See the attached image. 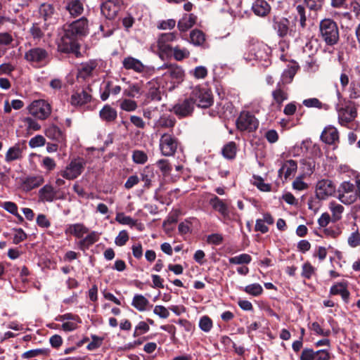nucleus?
Returning <instances> with one entry per match:
<instances>
[{
	"label": "nucleus",
	"mask_w": 360,
	"mask_h": 360,
	"mask_svg": "<svg viewBox=\"0 0 360 360\" xmlns=\"http://www.w3.org/2000/svg\"><path fill=\"white\" fill-rule=\"evenodd\" d=\"M88 32V20L81 18L64 28V34L58 42V49L61 52L72 53L78 56L80 55L79 45L77 42L79 37L84 36Z\"/></svg>",
	"instance_id": "1"
},
{
	"label": "nucleus",
	"mask_w": 360,
	"mask_h": 360,
	"mask_svg": "<svg viewBox=\"0 0 360 360\" xmlns=\"http://www.w3.org/2000/svg\"><path fill=\"white\" fill-rule=\"evenodd\" d=\"M319 37L327 46H333L340 40L338 24L330 18H325L319 22Z\"/></svg>",
	"instance_id": "2"
},
{
	"label": "nucleus",
	"mask_w": 360,
	"mask_h": 360,
	"mask_svg": "<svg viewBox=\"0 0 360 360\" xmlns=\"http://www.w3.org/2000/svg\"><path fill=\"white\" fill-rule=\"evenodd\" d=\"M335 197L345 205L356 202L359 198L354 183L349 181H342L337 188Z\"/></svg>",
	"instance_id": "3"
},
{
	"label": "nucleus",
	"mask_w": 360,
	"mask_h": 360,
	"mask_svg": "<svg viewBox=\"0 0 360 360\" xmlns=\"http://www.w3.org/2000/svg\"><path fill=\"white\" fill-rule=\"evenodd\" d=\"M25 59L34 67H44L49 60L48 51L41 47H34L25 52Z\"/></svg>",
	"instance_id": "4"
},
{
	"label": "nucleus",
	"mask_w": 360,
	"mask_h": 360,
	"mask_svg": "<svg viewBox=\"0 0 360 360\" xmlns=\"http://www.w3.org/2000/svg\"><path fill=\"white\" fill-rule=\"evenodd\" d=\"M194 104L202 108L210 107L213 103L211 91L206 88L195 86L193 89L190 96Z\"/></svg>",
	"instance_id": "5"
},
{
	"label": "nucleus",
	"mask_w": 360,
	"mask_h": 360,
	"mask_svg": "<svg viewBox=\"0 0 360 360\" xmlns=\"http://www.w3.org/2000/svg\"><path fill=\"white\" fill-rule=\"evenodd\" d=\"M159 146L162 155L169 157L175 154L179 146V142L174 135L165 133L160 139Z\"/></svg>",
	"instance_id": "6"
},
{
	"label": "nucleus",
	"mask_w": 360,
	"mask_h": 360,
	"mask_svg": "<svg viewBox=\"0 0 360 360\" xmlns=\"http://www.w3.org/2000/svg\"><path fill=\"white\" fill-rule=\"evenodd\" d=\"M85 165L86 161L83 158L73 159L63 170L60 171V174L68 180H73L82 173Z\"/></svg>",
	"instance_id": "7"
},
{
	"label": "nucleus",
	"mask_w": 360,
	"mask_h": 360,
	"mask_svg": "<svg viewBox=\"0 0 360 360\" xmlns=\"http://www.w3.org/2000/svg\"><path fill=\"white\" fill-rule=\"evenodd\" d=\"M336 191L333 181L328 179L319 180L315 187L316 196L319 200H326L328 197L336 195Z\"/></svg>",
	"instance_id": "8"
},
{
	"label": "nucleus",
	"mask_w": 360,
	"mask_h": 360,
	"mask_svg": "<svg viewBox=\"0 0 360 360\" xmlns=\"http://www.w3.org/2000/svg\"><path fill=\"white\" fill-rule=\"evenodd\" d=\"M30 113L39 120L46 119L51 112V108L44 100H36L31 103L28 108Z\"/></svg>",
	"instance_id": "9"
},
{
	"label": "nucleus",
	"mask_w": 360,
	"mask_h": 360,
	"mask_svg": "<svg viewBox=\"0 0 360 360\" xmlns=\"http://www.w3.org/2000/svg\"><path fill=\"white\" fill-rule=\"evenodd\" d=\"M236 126L240 131H253L257 129L259 122L254 115L243 111L237 119Z\"/></svg>",
	"instance_id": "10"
},
{
	"label": "nucleus",
	"mask_w": 360,
	"mask_h": 360,
	"mask_svg": "<svg viewBox=\"0 0 360 360\" xmlns=\"http://www.w3.org/2000/svg\"><path fill=\"white\" fill-rule=\"evenodd\" d=\"M194 110V102L191 98L179 101L173 107L172 111L179 118L191 116Z\"/></svg>",
	"instance_id": "11"
},
{
	"label": "nucleus",
	"mask_w": 360,
	"mask_h": 360,
	"mask_svg": "<svg viewBox=\"0 0 360 360\" xmlns=\"http://www.w3.org/2000/svg\"><path fill=\"white\" fill-rule=\"evenodd\" d=\"M160 69L165 70L164 76L169 77L174 83L179 84L184 80V71L181 66L176 64H165Z\"/></svg>",
	"instance_id": "12"
},
{
	"label": "nucleus",
	"mask_w": 360,
	"mask_h": 360,
	"mask_svg": "<svg viewBox=\"0 0 360 360\" xmlns=\"http://www.w3.org/2000/svg\"><path fill=\"white\" fill-rule=\"evenodd\" d=\"M177 34L175 32L161 34L157 41L158 48L160 51L168 54L172 52V47L169 43L176 40Z\"/></svg>",
	"instance_id": "13"
},
{
	"label": "nucleus",
	"mask_w": 360,
	"mask_h": 360,
	"mask_svg": "<svg viewBox=\"0 0 360 360\" xmlns=\"http://www.w3.org/2000/svg\"><path fill=\"white\" fill-rule=\"evenodd\" d=\"M121 9L119 0H108L101 7L102 14L108 19H114Z\"/></svg>",
	"instance_id": "14"
},
{
	"label": "nucleus",
	"mask_w": 360,
	"mask_h": 360,
	"mask_svg": "<svg viewBox=\"0 0 360 360\" xmlns=\"http://www.w3.org/2000/svg\"><path fill=\"white\" fill-rule=\"evenodd\" d=\"M27 148L25 143H17L10 147L5 155V161L11 162L15 160H20L22 158L23 152Z\"/></svg>",
	"instance_id": "15"
},
{
	"label": "nucleus",
	"mask_w": 360,
	"mask_h": 360,
	"mask_svg": "<svg viewBox=\"0 0 360 360\" xmlns=\"http://www.w3.org/2000/svg\"><path fill=\"white\" fill-rule=\"evenodd\" d=\"M209 203L213 210L218 212L224 219L229 218L230 211L229 205L225 201L221 200L217 195H212Z\"/></svg>",
	"instance_id": "16"
},
{
	"label": "nucleus",
	"mask_w": 360,
	"mask_h": 360,
	"mask_svg": "<svg viewBox=\"0 0 360 360\" xmlns=\"http://www.w3.org/2000/svg\"><path fill=\"white\" fill-rule=\"evenodd\" d=\"M65 9L71 17L76 18L84 12V2L81 0H64Z\"/></svg>",
	"instance_id": "17"
},
{
	"label": "nucleus",
	"mask_w": 360,
	"mask_h": 360,
	"mask_svg": "<svg viewBox=\"0 0 360 360\" xmlns=\"http://www.w3.org/2000/svg\"><path fill=\"white\" fill-rule=\"evenodd\" d=\"M98 66V63L95 60H91L88 62L82 63L77 69V78L86 79L92 76L93 71Z\"/></svg>",
	"instance_id": "18"
},
{
	"label": "nucleus",
	"mask_w": 360,
	"mask_h": 360,
	"mask_svg": "<svg viewBox=\"0 0 360 360\" xmlns=\"http://www.w3.org/2000/svg\"><path fill=\"white\" fill-rule=\"evenodd\" d=\"M356 109L354 107L347 106L338 110V119L342 125L352 122L356 117Z\"/></svg>",
	"instance_id": "19"
},
{
	"label": "nucleus",
	"mask_w": 360,
	"mask_h": 360,
	"mask_svg": "<svg viewBox=\"0 0 360 360\" xmlns=\"http://www.w3.org/2000/svg\"><path fill=\"white\" fill-rule=\"evenodd\" d=\"M141 180L144 183L143 188L148 189L155 178V170L150 165L144 167L140 172Z\"/></svg>",
	"instance_id": "20"
},
{
	"label": "nucleus",
	"mask_w": 360,
	"mask_h": 360,
	"mask_svg": "<svg viewBox=\"0 0 360 360\" xmlns=\"http://www.w3.org/2000/svg\"><path fill=\"white\" fill-rule=\"evenodd\" d=\"M197 21V16L193 13H185L177 23V27L181 32H186L191 28Z\"/></svg>",
	"instance_id": "21"
},
{
	"label": "nucleus",
	"mask_w": 360,
	"mask_h": 360,
	"mask_svg": "<svg viewBox=\"0 0 360 360\" xmlns=\"http://www.w3.org/2000/svg\"><path fill=\"white\" fill-rule=\"evenodd\" d=\"M253 13L260 17L268 15L271 11V6L265 0H255L252 6Z\"/></svg>",
	"instance_id": "22"
},
{
	"label": "nucleus",
	"mask_w": 360,
	"mask_h": 360,
	"mask_svg": "<svg viewBox=\"0 0 360 360\" xmlns=\"http://www.w3.org/2000/svg\"><path fill=\"white\" fill-rule=\"evenodd\" d=\"M321 140L327 144L335 143L339 139L338 131L333 127H328L324 129L321 135Z\"/></svg>",
	"instance_id": "23"
},
{
	"label": "nucleus",
	"mask_w": 360,
	"mask_h": 360,
	"mask_svg": "<svg viewBox=\"0 0 360 360\" xmlns=\"http://www.w3.org/2000/svg\"><path fill=\"white\" fill-rule=\"evenodd\" d=\"M39 13L41 18L44 19V21L51 22L55 20L54 17L56 14L55 8L52 4L48 3H44L41 4Z\"/></svg>",
	"instance_id": "24"
},
{
	"label": "nucleus",
	"mask_w": 360,
	"mask_h": 360,
	"mask_svg": "<svg viewBox=\"0 0 360 360\" xmlns=\"http://www.w3.org/2000/svg\"><path fill=\"white\" fill-rule=\"evenodd\" d=\"M91 96L84 90H78L71 96V103L74 105H82L91 101Z\"/></svg>",
	"instance_id": "25"
},
{
	"label": "nucleus",
	"mask_w": 360,
	"mask_h": 360,
	"mask_svg": "<svg viewBox=\"0 0 360 360\" xmlns=\"http://www.w3.org/2000/svg\"><path fill=\"white\" fill-rule=\"evenodd\" d=\"M131 305L139 311H145L152 307L149 300L140 294L134 296Z\"/></svg>",
	"instance_id": "26"
},
{
	"label": "nucleus",
	"mask_w": 360,
	"mask_h": 360,
	"mask_svg": "<svg viewBox=\"0 0 360 360\" xmlns=\"http://www.w3.org/2000/svg\"><path fill=\"white\" fill-rule=\"evenodd\" d=\"M297 169V162L293 160L285 161L278 170V175L282 176L284 174L285 179H287L291 174L295 173Z\"/></svg>",
	"instance_id": "27"
},
{
	"label": "nucleus",
	"mask_w": 360,
	"mask_h": 360,
	"mask_svg": "<svg viewBox=\"0 0 360 360\" xmlns=\"http://www.w3.org/2000/svg\"><path fill=\"white\" fill-rule=\"evenodd\" d=\"M123 66L127 70H133L137 72H141L144 70V65L138 59L133 57H127L123 60Z\"/></svg>",
	"instance_id": "28"
},
{
	"label": "nucleus",
	"mask_w": 360,
	"mask_h": 360,
	"mask_svg": "<svg viewBox=\"0 0 360 360\" xmlns=\"http://www.w3.org/2000/svg\"><path fill=\"white\" fill-rule=\"evenodd\" d=\"M330 295H340L342 298L347 302L349 297V292L345 283H338L333 285L330 290Z\"/></svg>",
	"instance_id": "29"
},
{
	"label": "nucleus",
	"mask_w": 360,
	"mask_h": 360,
	"mask_svg": "<svg viewBox=\"0 0 360 360\" xmlns=\"http://www.w3.org/2000/svg\"><path fill=\"white\" fill-rule=\"evenodd\" d=\"M39 199L43 202H52L56 197V192L52 186L46 184L39 191Z\"/></svg>",
	"instance_id": "30"
},
{
	"label": "nucleus",
	"mask_w": 360,
	"mask_h": 360,
	"mask_svg": "<svg viewBox=\"0 0 360 360\" xmlns=\"http://www.w3.org/2000/svg\"><path fill=\"white\" fill-rule=\"evenodd\" d=\"M45 135L52 140L58 142H63L64 141V136L61 130L56 125H50L45 130Z\"/></svg>",
	"instance_id": "31"
},
{
	"label": "nucleus",
	"mask_w": 360,
	"mask_h": 360,
	"mask_svg": "<svg viewBox=\"0 0 360 360\" xmlns=\"http://www.w3.org/2000/svg\"><path fill=\"white\" fill-rule=\"evenodd\" d=\"M101 118L105 122H111L116 120L117 112L115 109L108 105H105L99 112Z\"/></svg>",
	"instance_id": "32"
},
{
	"label": "nucleus",
	"mask_w": 360,
	"mask_h": 360,
	"mask_svg": "<svg viewBox=\"0 0 360 360\" xmlns=\"http://www.w3.org/2000/svg\"><path fill=\"white\" fill-rule=\"evenodd\" d=\"M289 25L290 21L287 18H282L278 21H276L274 27L278 35L280 37H284L287 36L289 32Z\"/></svg>",
	"instance_id": "33"
},
{
	"label": "nucleus",
	"mask_w": 360,
	"mask_h": 360,
	"mask_svg": "<svg viewBox=\"0 0 360 360\" xmlns=\"http://www.w3.org/2000/svg\"><path fill=\"white\" fill-rule=\"evenodd\" d=\"M88 232V229L82 224L70 225L65 230V233L74 235L77 238H82Z\"/></svg>",
	"instance_id": "34"
},
{
	"label": "nucleus",
	"mask_w": 360,
	"mask_h": 360,
	"mask_svg": "<svg viewBox=\"0 0 360 360\" xmlns=\"http://www.w3.org/2000/svg\"><path fill=\"white\" fill-rule=\"evenodd\" d=\"M329 209L332 214V221L336 222L341 219L342 214L345 210L344 207L337 203L335 201H332L329 203Z\"/></svg>",
	"instance_id": "35"
},
{
	"label": "nucleus",
	"mask_w": 360,
	"mask_h": 360,
	"mask_svg": "<svg viewBox=\"0 0 360 360\" xmlns=\"http://www.w3.org/2000/svg\"><path fill=\"white\" fill-rule=\"evenodd\" d=\"M205 41V34L200 30H193L190 33V42L195 46H202Z\"/></svg>",
	"instance_id": "36"
},
{
	"label": "nucleus",
	"mask_w": 360,
	"mask_h": 360,
	"mask_svg": "<svg viewBox=\"0 0 360 360\" xmlns=\"http://www.w3.org/2000/svg\"><path fill=\"white\" fill-rule=\"evenodd\" d=\"M44 179L41 176L27 177L23 182L24 189L30 191L42 184Z\"/></svg>",
	"instance_id": "37"
},
{
	"label": "nucleus",
	"mask_w": 360,
	"mask_h": 360,
	"mask_svg": "<svg viewBox=\"0 0 360 360\" xmlns=\"http://www.w3.org/2000/svg\"><path fill=\"white\" fill-rule=\"evenodd\" d=\"M269 48L264 44H257L254 45L253 50L255 51L254 53L255 59L257 60H266L268 58L266 51Z\"/></svg>",
	"instance_id": "38"
},
{
	"label": "nucleus",
	"mask_w": 360,
	"mask_h": 360,
	"mask_svg": "<svg viewBox=\"0 0 360 360\" xmlns=\"http://www.w3.org/2000/svg\"><path fill=\"white\" fill-rule=\"evenodd\" d=\"M176 120L171 116L162 115L155 122L157 127L172 128L175 125Z\"/></svg>",
	"instance_id": "39"
},
{
	"label": "nucleus",
	"mask_w": 360,
	"mask_h": 360,
	"mask_svg": "<svg viewBox=\"0 0 360 360\" xmlns=\"http://www.w3.org/2000/svg\"><path fill=\"white\" fill-rule=\"evenodd\" d=\"M120 108L126 112H134L138 108L137 102L129 99V98H123L119 101Z\"/></svg>",
	"instance_id": "40"
},
{
	"label": "nucleus",
	"mask_w": 360,
	"mask_h": 360,
	"mask_svg": "<svg viewBox=\"0 0 360 360\" xmlns=\"http://www.w3.org/2000/svg\"><path fill=\"white\" fill-rule=\"evenodd\" d=\"M272 96L274 102L281 105L284 101L288 99V95L286 91L278 86L272 91Z\"/></svg>",
	"instance_id": "41"
},
{
	"label": "nucleus",
	"mask_w": 360,
	"mask_h": 360,
	"mask_svg": "<svg viewBox=\"0 0 360 360\" xmlns=\"http://www.w3.org/2000/svg\"><path fill=\"white\" fill-rule=\"evenodd\" d=\"M252 261V257L250 255L243 253L229 259V262L232 264H248Z\"/></svg>",
	"instance_id": "42"
},
{
	"label": "nucleus",
	"mask_w": 360,
	"mask_h": 360,
	"mask_svg": "<svg viewBox=\"0 0 360 360\" xmlns=\"http://www.w3.org/2000/svg\"><path fill=\"white\" fill-rule=\"evenodd\" d=\"M174 58L177 61H181L185 58H188L190 56L189 51L186 48H180L179 46H176L172 48Z\"/></svg>",
	"instance_id": "43"
},
{
	"label": "nucleus",
	"mask_w": 360,
	"mask_h": 360,
	"mask_svg": "<svg viewBox=\"0 0 360 360\" xmlns=\"http://www.w3.org/2000/svg\"><path fill=\"white\" fill-rule=\"evenodd\" d=\"M222 154L227 159H233L236 154V145L231 141L225 145L222 149Z\"/></svg>",
	"instance_id": "44"
},
{
	"label": "nucleus",
	"mask_w": 360,
	"mask_h": 360,
	"mask_svg": "<svg viewBox=\"0 0 360 360\" xmlns=\"http://www.w3.org/2000/svg\"><path fill=\"white\" fill-rule=\"evenodd\" d=\"M49 354V349H35L24 352L22 357L24 359H31L40 355L48 356Z\"/></svg>",
	"instance_id": "45"
},
{
	"label": "nucleus",
	"mask_w": 360,
	"mask_h": 360,
	"mask_svg": "<svg viewBox=\"0 0 360 360\" xmlns=\"http://www.w3.org/2000/svg\"><path fill=\"white\" fill-rule=\"evenodd\" d=\"M131 158L134 163L139 165H143L148 161L147 154L144 151L140 150H134L132 152Z\"/></svg>",
	"instance_id": "46"
},
{
	"label": "nucleus",
	"mask_w": 360,
	"mask_h": 360,
	"mask_svg": "<svg viewBox=\"0 0 360 360\" xmlns=\"http://www.w3.org/2000/svg\"><path fill=\"white\" fill-rule=\"evenodd\" d=\"M243 290L246 293L255 297L259 296L263 292V288L259 283L248 285Z\"/></svg>",
	"instance_id": "47"
},
{
	"label": "nucleus",
	"mask_w": 360,
	"mask_h": 360,
	"mask_svg": "<svg viewBox=\"0 0 360 360\" xmlns=\"http://www.w3.org/2000/svg\"><path fill=\"white\" fill-rule=\"evenodd\" d=\"M302 104L307 108H316L318 109L325 108L327 109V105L322 103L316 98H311L304 99Z\"/></svg>",
	"instance_id": "48"
},
{
	"label": "nucleus",
	"mask_w": 360,
	"mask_h": 360,
	"mask_svg": "<svg viewBox=\"0 0 360 360\" xmlns=\"http://www.w3.org/2000/svg\"><path fill=\"white\" fill-rule=\"evenodd\" d=\"M115 220L118 223L123 225H129L130 226H134L136 224V221L133 219L129 216H126L122 212H119L116 214Z\"/></svg>",
	"instance_id": "49"
},
{
	"label": "nucleus",
	"mask_w": 360,
	"mask_h": 360,
	"mask_svg": "<svg viewBox=\"0 0 360 360\" xmlns=\"http://www.w3.org/2000/svg\"><path fill=\"white\" fill-rule=\"evenodd\" d=\"M341 229L338 226L326 227L323 230V233L326 237L336 238L341 234Z\"/></svg>",
	"instance_id": "50"
},
{
	"label": "nucleus",
	"mask_w": 360,
	"mask_h": 360,
	"mask_svg": "<svg viewBox=\"0 0 360 360\" xmlns=\"http://www.w3.org/2000/svg\"><path fill=\"white\" fill-rule=\"evenodd\" d=\"M297 70L295 67H289L282 74V82L285 84L290 83L296 74Z\"/></svg>",
	"instance_id": "51"
},
{
	"label": "nucleus",
	"mask_w": 360,
	"mask_h": 360,
	"mask_svg": "<svg viewBox=\"0 0 360 360\" xmlns=\"http://www.w3.org/2000/svg\"><path fill=\"white\" fill-rule=\"evenodd\" d=\"M25 126L27 128V130L30 131H38L40 129V124L32 117H25L22 120Z\"/></svg>",
	"instance_id": "52"
},
{
	"label": "nucleus",
	"mask_w": 360,
	"mask_h": 360,
	"mask_svg": "<svg viewBox=\"0 0 360 360\" xmlns=\"http://www.w3.org/2000/svg\"><path fill=\"white\" fill-rule=\"evenodd\" d=\"M30 33L34 39H40L44 36V30L39 23L32 24L30 29Z\"/></svg>",
	"instance_id": "53"
},
{
	"label": "nucleus",
	"mask_w": 360,
	"mask_h": 360,
	"mask_svg": "<svg viewBox=\"0 0 360 360\" xmlns=\"http://www.w3.org/2000/svg\"><path fill=\"white\" fill-rule=\"evenodd\" d=\"M349 97L351 98H360V80L352 81L349 86Z\"/></svg>",
	"instance_id": "54"
},
{
	"label": "nucleus",
	"mask_w": 360,
	"mask_h": 360,
	"mask_svg": "<svg viewBox=\"0 0 360 360\" xmlns=\"http://www.w3.org/2000/svg\"><path fill=\"white\" fill-rule=\"evenodd\" d=\"M199 327L204 332H209L212 328V321L207 316H203L199 321Z\"/></svg>",
	"instance_id": "55"
},
{
	"label": "nucleus",
	"mask_w": 360,
	"mask_h": 360,
	"mask_svg": "<svg viewBox=\"0 0 360 360\" xmlns=\"http://www.w3.org/2000/svg\"><path fill=\"white\" fill-rule=\"evenodd\" d=\"M315 273V268L309 263L306 262L302 265V276L306 279H310Z\"/></svg>",
	"instance_id": "56"
},
{
	"label": "nucleus",
	"mask_w": 360,
	"mask_h": 360,
	"mask_svg": "<svg viewBox=\"0 0 360 360\" xmlns=\"http://www.w3.org/2000/svg\"><path fill=\"white\" fill-rule=\"evenodd\" d=\"M309 329L314 331L316 334L324 337H328L330 334V330L323 329L318 322L312 323L309 326Z\"/></svg>",
	"instance_id": "57"
},
{
	"label": "nucleus",
	"mask_w": 360,
	"mask_h": 360,
	"mask_svg": "<svg viewBox=\"0 0 360 360\" xmlns=\"http://www.w3.org/2000/svg\"><path fill=\"white\" fill-rule=\"evenodd\" d=\"M156 165L164 175L169 174L172 170V166L167 160H159Z\"/></svg>",
	"instance_id": "58"
},
{
	"label": "nucleus",
	"mask_w": 360,
	"mask_h": 360,
	"mask_svg": "<svg viewBox=\"0 0 360 360\" xmlns=\"http://www.w3.org/2000/svg\"><path fill=\"white\" fill-rule=\"evenodd\" d=\"M307 7L311 10L317 11L322 8L324 0H304Z\"/></svg>",
	"instance_id": "59"
},
{
	"label": "nucleus",
	"mask_w": 360,
	"mask_h": 360,
	"mask_svg": "<svg viewBox=\"0 0 360 360\" xmlns=\"http://www.w3.org/2000/svg\"><path fill=\"white\" fill-rule=\"evenodd\" d=\"M92 341L86 346V348L93 351L100 347L103 342V338L95 335H91Z\"/></svg>",
	"instance_id": "60"
},
{
	"label": "nucleus",
	"mask_w": 360,
	"mask_h": 360,
	"mask_svg": "<svg viewBox=\"0 0 360 360\" xmlns=\"http://www.w3.org/2000/svg\"><path fill=\"white\" fill-rule=\"evenodd\" d=\"M153 313L161 319H167L169 316L168 309L162 305L155 306Z\"/></svg>",
	"instance_id": "61"
},
{
	"label": "nucleus",
	"mask_w": 360,
	"mask_h": 360,
	"mask_svg": "<svg viewBox=\"0 0 360 360\" xmlns=\"http://www.w3.org/2000/svg\"><path fill=\"white\" fill-rule=\"evenodd\" d=\"M129 240V235L127 231H121L115 238V243L118 246H123Z\"/></svg>",
	"instance_id": "62"
},
{
	"label": "nucleus",
	"mask_w": 360,
	"mask_h": 360,
	"mask_svg": "<svg viewBox=\"0 0 360 360\" xmlns=\"http://www.w3.org/2000/svg\"><path fill=\"white\" fill-rule=\"evenodd\" d=\"M45 144V139L41 135H37L32 138L29 141V146L31 148H37Z\"/></svg>",
	"instance_id": "63"
},
{
	"label": "nucleus",
	"mask_w": 360,
	"mask_h": 360,
	"mask_svg": "<svg viewBox=\"0 0 360 360\" xmlns=\"http://www.w3.org/2000/svg\"><path fill=\"white\" fill-rule=\"evenodd\" d=\"M348 244L352 248H356L360 245V234L358 231L353 232L348 238Z\"/></svg>",
	"instance_id": "64"
}]
</instances>
